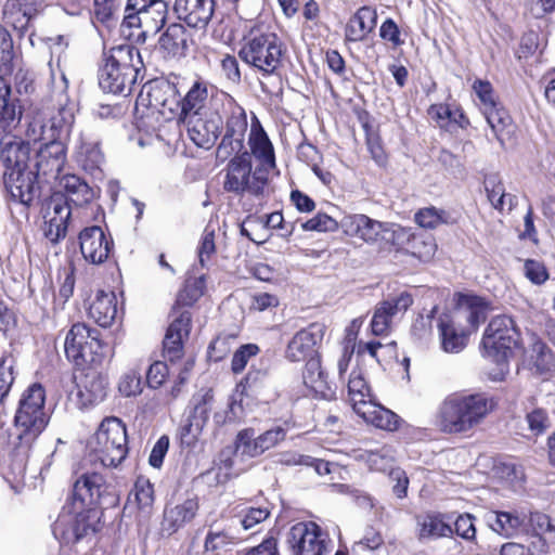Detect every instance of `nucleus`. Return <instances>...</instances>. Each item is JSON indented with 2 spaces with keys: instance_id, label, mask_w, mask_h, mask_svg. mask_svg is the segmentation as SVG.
<instances>
[{
  "instance_id": "1",
  "label": "nucleus",
  "mask_w": 555,
  "mask_h": 555,
  "mask_svg": "<svg viewBox=\"0 0 555 555\" xmlns=\"http://www.w3.org/2000/svg\"><path fill=\"white\" fill-rule=\"evenodd\" d=\"M493 409L494 401L482 393L449 396L436 412L435 425L446 434L467 433Z\"/></svg>"
},
{
  "instance_id": "2",
  "label": "nucleus",
  "mask_w": 555,
  "mask_h": 555,
  "mask_svg": "<svg viewBox=\"0 0 555 555\" xmlns=\"http://www.w3.org/2000/svg\"><path fill=\"white\" fill-rule=\"evenodd\" d=\"M50 414L46 409V390L42 385L34 383L21 395L14 416V427L18 444L16 454L26 456L34 441L46 429Z\"/></svg>"
},
{
  "instance_id": "3",
  "label": "nucleus",
  "mask_w": 555,
  "mask_h": 555,
  "mask_svg": "<svg viewBox=\"0 0 555 555\" xmlns=\"http://www.w3.org/2000/svg\"><path fill=\"white\" fill-rule=\"evenodd\" d=\"M283 54L284 44L280 37L260 23L246 30L238 51L244 63L263 75H272L278 70Z\"/></svg>"
},
{
  "instance_id": "4",
  "label": "nucleus",
  "mask_w": 555,
  "mask_h": 555,
  "mask_svg": "<svg viewBox=\"0 0 555 555\" xmlns=\"http://www.w3.org/2000/svg\"><path fill=\"white\" fill-rule=\"evenodd\" d=\"M344 233L369 245L401 246L410 230L395 223L382 222L364 214L345 216L340 221Z\"/></svg>"
},
{
  "instance_id": "5",
  "label": "nucleus",
  "mask_w": 555,
  "mask_h": 555,
  "mask_svg": "<svg viewBox=\"0 0 555 555\" xmlns=\"http://www.w3.org/2000/svg\"><path fill=\"white\" fill-rule=\"evenodd\" d=\"M518 341L519 333L514 320L508 315L494 317L486 327L481 345L485 356L500 366L495 379H503L508 372L507 361Z\"/></svg>"
},
{
  "instance_id": "6",
  "label": "nucleus",
  "mask_w": 555,
  "mask_h": 555,
  "mask_svg": "<svg viewBox=\"0 0 555 555\" xmlns=\"http://www.w3.org/2000/svg\"><path fill=\"white\" fill-rule=\"evenodd\" d=\"M90 449L103 466L119 465L128 453L125 424L114 416L104 418L90 440Z\"/></svg>"
},
{
  "instance_id": "7",
  "label": "nucleus",
  "mask_w": 555,
  "mask_h": 555,
  "mask_svg": "<svg viewBox=\"0 0 555 555\" xmlns=\"http://www.w3.org/2000/svg\"><path fill=\"white\" fill-rule=\"evenodd\" d=\"M134 54L140 56L139 52L130 46H121L112 50L99 75L100 87L105 92L117 94L126 90L130 91L138 75V69L132 63Z\"/></svg>"
},
{
  "instance_id": "8",
  "label": "nucleus",
  "mask_w": 555,
  "mask_h": 555,
  "mask_svg": "<svg viewBox=\"0 0 555 555\" xmlns=\"http://www.w3.org/2000/svg\"><path fill=\"white\" fill-rule=\"evenodd\" d=\"M235 154L227 165L223 189L235 194L262 195L269 181V175L263 171V168L256 167L253 170L248 152Z\"/></svg>"
},
{
  "instance_id": "9",
  "label": "nucleus",
  "mask_w": 555,
  "mask_h": 555,
  "mask_svg": "<svg viewBox=\"0 0 555 555\" xmlns=\"http://www.w3.org/2000/svg\"><path fill=\"white\" fill-rule=\"evenodd\" d=\"M107 489L108 487L102 475L96 473L85 474L76 480L68 505L74 506L78 513H87L86 516L90 517L91 520L100 519L102 512L98 506Z\"/></svg>"
},
{
  "instance_id": "10",
  "label": "nucleus",
  "mask_w": 555,
  "mask_h": 555,
  "mask_svg": "<svg viewBox=\"0 0 555 555\" xmlns=\"http://www.w3.org/2000/svg\"><path fill=\"white\" fill-rule=\"evenodd\" d=\"M140 105L170 120L178 116L180 98L173 85L165 80H154L141 90L137 99V107Z\"/></svg>"
},
{
  "instance_id": "11",
  "label": "nucleus",
  "mask_w": 555,
  "mask_h": 555,
  "mask_svg": "<svg viewBox=\"0 0 555 555\" xmlns=\"http://www.w3.org/2000/svg\"><path fill=\"white\" fill-rule=\"evenodd\" d=\"M288 544L293 555H327L332 540L315 522H298L291 528Z\"/></svg>"
},
{
  "instance_id": "12",
  "label": "nucleus",
  "mask_w": 555,
  "mask_h": 555,
  "mask_svg": "<svg viewBox=\"0 0 555 555\" xmlns=\"http://www.w3.org/2000/svg\"><path fill=\"white\" fill-rule=\"evenodd\" d=\"M87 513H78L75 507L67 505L53 526L54 537L63 543L74 544L99 529L100 519L91 520Z\"/></svg>"
},
{
  "instance_id": "13",
  "label": "nucleus",
  "mask_w": 555,
  "mask_h": 555,
  "mask_svg": "<svg viewBox=\"0 0 555 555\" xmlns=\"http://www.w3.org/2000/svg\"><path fill=\"white\" fill-rule=\"evenodd\" d=\"M167 11L168 2H128L125 22L146 33L158 31L166 22Z\"/></svg>"
},
{
  "instance_id": "14",
  "label": "nucleus",
  "mask_w": 555,
  "mask_h": 555,
  "mask_svg": "<svg viewBox=\"0 0 555 555\" xmlns=\"http://www.w3.org/2000/svg\"><path fill=\"white\" fill-rule=\"evenodd\" d=\"M326 332L323 323L314 322L298 331L286 347L285 357L292 362H301L317 357Z\"/></svg>"
},
{
  "instance_id": "15",
  "label": "nucleus",
  "mask_w": 555,
  "mask_h": 555,
  "mask_svg": "<svg viewBox=\"0 0 555 555\" xmlns=\"http://www.w3.org/2000/svg\"><path fill=\"white\" fill-rule=\"evenodd\" d=\"M179 120L186 126L189 138L202 149L214 146L221 132L222 122L218 114H192Z\"/></svg>"
},
{
  "instance_id": "16",
  "label": "nucleus",
  "mask_w": 555,
  "mask_h": 555,
  "mask_svg": "<svg viewBox=\"0 0 555 555\" xmlns=\"http://www.w3.org/2000/svg\"><path fill=\"white\" fill-rule=\"evenodd\" d=\"M85 298L88 318L102 327H109L118 314L117 296L113 291L96 289L94 294H88L81 288Z\"/></svg>"
},
{
  "instance_id": "17",
  "label": "nucleus",
  "mask_w": 555,
  "mask_h": 555,
  "mask_svg": "<svg viewBox=\"0 0 555 555\" xmlns=\"http://www.w3.org/2000/svg\"><path fill=\"white\" fill-rule=\"evenodd\" d=\"M247 126L244 108L236 104H231L225 133L217 150L219 158L227 159L234 153H240L243 150Z\"/></svg>"
},
{
  "instance_id": "18",
  "label": "nucleus",
  "mask_w": 555,
  "mask_h": 555,
  "mask_svg": "<svg viewBox=\"0 0 555 555\" xmlns=\"http://www.w3.org/2000/svg\"><path fill=\"white\" fill-rule=\"evenodd\" d=\"M413 304L412 296L403 292L396 297L380 301L374 309L371 321V331L375 336H384L389 333L392 320L403 314Z\"/></svg>"
},
{
  "instance_id": "19",
  "label": "nucleus",
  "mask_w": 555,
  "mask_h": 555,
  "mask_svg": "<svg viewBox=\"0 0 555 555\" xmlns=\"http://www.w3.org/2000/svg\"><path fill=\"white\" fill-rule=\"evenodd\" d=\"M79 247L83 259L88 263L99 266L108 259L113 241L101 227L92 225L79 233Z\"/></svg>"
},
{
  "instance_id": "20",
  "label": "nucleus",
  "mask_w": 555,
  "mask_h": 555,
  "mask_svg": "<svg viewBox=\"0 0 555 555\" xmlns=\"http://www.w3.org/2000/svg\"><path fill=\"white\" fill-rule=\"evenodd\" d=\"M37 177L30 167L3 173L4 185L12 199L24 205L30 204L39 195Z\"/></svg>"
},
{
  "instance_id": "21",
  "label": "nucleus",
  "mask_w": 555,
  "mask_h": 555,
  "mask_svg": "<svg viewBox=\"0 0 555 555\" xmlns=\"http://www.w3.org/2000/svg\"><path fill=\"white\" fill-rule=\"evenodd\" d=\"M90 347L93 352L101 348L99 332L85 323L74 324L65 338V353L70 361L83 358V348Z\"/></svg>"
},
{
  "instance_id": "22",
  "label": "nucleus",
  "mask_w": 555,
  "mask_h": 555,
  "mask_svg": "<svg viewBox=\"0 0 555 555\" xmlns=\"http://www.w3.org/2000/svg\"><path fill=\"white\" fill-rule=\"evenodd\" d=\"M66 147L62 141L46 142L36 153L33 169L38 176L56 177L64 167Z\"/></svg>"
},
{
  "instance_id": "23",
  "label": "nucleus",
  "mask_w": 555,
  "mask_h": 555,
  "mask_svg": "<svg viewBox=\"0 0 555 555\" xmlns=\"http://www.w3.org/2000/svg\"><path fill=\"white\" fill-rule=\"evenodd\" d=\"M191 330V314L189 311L181 312L170 323L164 338V356L175 362L183 356V343L189 337Z\"/></svg>"
},
{
  "instance_id": "24",
  "label": "nucleus",
  "mask_w": 555,
  "mask_h": 555,
  "mask_svg": "<svg viewBox=\"0 0 555 555\" xmlns=\"http://www.w3.org/2000/svg\"><path fill=\"white\" fill-rule=\"evenodd\" d=\"M30 145L18 137L5 134L0 140V162L4 171L29 167Z\"/></svg>"
},
{
  "instance_id": "25",
  "label": "nucleus",
  "mask_w": 555,
  "mask_h": 555,
  "mask_svg": "<svg viewBox=\"0 0 555 555\" xmlns=\"http://www.w3.org/2000/svg\"><path fill=\"white\" fill-rule=\"evenodd\" d=\"M248 146L250 150L249 155H253L259 162L257 167L263 168V171L269 175L270 170L275 167L274 150L257 119L250 126Z\"/></svg>"
},
{
  "instance_id": "26",
  "label": "nucleus",
  "mask_w": 555,
  "mask_h": 555,
  "mask_svg": "<svg viewBox=\"0 0 555 555\" xmlns=\"http://www.w3.org/2000/svg\"><path fill=\"white\" fill-rule=\"evenodd\" d=\"M485 518L490 529L505 539L517 537L526 524V517L516 511H489Z\"/></svg>"
},
{
  "instance_id": "27",
  "label": "nucleus",
  "mask_w": 555,
  "mask_h": 555,
  "mask_svg": "<svg viewBox=\"0 0 555 555\" xmlns=\"http://www.w3.org/2000/svg\"><path fill=\"white\" fill-rule=\"evenodd\" d=\"M488 312L487 302L479 296L461 295L459 298L457 310L454 318L461 322L462 319L467 321L464 326L470 334L476 332L478 326L485 322Z\"/></svg>"
},
{
  "instance_id": "28",
  "label": "nucleus",
  "mask_w": 555,
  "mask_h": 555,
  "mask_svg": "<svg viewBox=\"0 0 555 555\" xmlns=\"http://www.w3.org/2000/svg\"><path fill=\"white\" fill-rule=\"evenodd\" d=\"M74 158L85 171L92 175L101 171L105 160L99 143L85 134H80L78 138L74 150Z\"/></svg>"
},
{
  "instance_id": "29",
  "label": "nucleus",
  "mask_w": 555,
  "mask_h": 555,
  "mask_svg": "<svg viewBox=\"0 0 555 555\" xmlns=\"http://www.w3.org/2000/svg\"><path fill=\"white\" fill-rule=\"evenodd\" d=\"M48 116L49 112L47 107L33 106L29 109L26 114V142L30 144V142L37 143L43 141L46 143L59 141L54 132H52L51 126L47 127L46 121Z\"/></svg>"
},
{
  "instance_id": "30",
  "label": "nucleus",
  "mask_w": 555,
  "mask_h": 555,
  "mask_svg": "<svg viewBox=\"0 0 555 555\" xmlns=\"http://www.w3.org/2000/svg\"><path fill=\"white\" fill-rule=\"evenodd\" d=\"M215 2H172L178 18L190 27H204L214 13Z\"/></svg>"
},
{
  "instance_id": "31",
  "label": "nucleus",
  "mask_w": 555,
  "mask_h": 555,
  "mask_svg": "<svg viewBox=\"0 0 555 555\" xmlns=\"http://www.w3.org/2000/svg\"><path fill=\"white\" fill-rule=\"evenodd\" d=\"M441 346L446 352L457 353L462 351L470 333L454 317L441 320L439 323Z\"/></svg>"
},
{
  "instance_id": "32",
  "label": "nucleus",
  "mask_w": 555,
  "mask_h": 555,
  "mask_svg": "<svg viewBox=\"0 0 555 555\" xmlns=\"http://www.w3.org/2000/svg\"><path fill=\"white\" fill-rule=\"evenodd\" d=\"M107 379L96 371L87 372L78 383V397L82 404L90 405L101 402L106 397Z\"/></svg>"
},
{
  "instance_id": "33",
  "label": "nucleus",
  "mask_w": 555,
  "mask_h": 555,
  "mask_svg": "<svg viewBox=\"0 0 555 555\" xmlns=\"http://www.w3.org/2000/svg\"><path fill=\"white\" fill-rule=\"evenodd\" d=\"M197 511L198 502L196 499H186L181 503L167 507L164 513V530L169 533L176 532L178 529L192 521Z\"/></svg>"
},
{
  "instance_id": "34",
  "label": "nucleus",
  "mask_w": 555,
  "mask_h": 555,
  "mask_svg": "<svg viewBox=\"0 0 555 555\" xmlns=\"http://www.w3.org/2000/svg\"><path fill=\"white\" fill-rule=\"evenodd\" d=\"M376 17V12L372 8L362 7L359 9L346 26V40L352 42L363 40L374 29Z\"/></svg>"
},
{
  "instance_id": "35",
  "label": "nucleus",
  "mask_w": 555,
  "mask_h": 555,
  "mask_svg": "<svg viewBox=\"0 0 555 555\" xmlns=\"http://www.w3.org/2000/svg\"><path fill=\"white\" fill-rule=\"evenodd\" d=\"M209 91H214L205 81H195L185 94L183 101H180L178 117L184 118L192 114H206L204 107L209 96Z\"/></svg>"
},
{
  "instance_id": "36",
  "label": "nucleus",
  "mask_w": 555,
  "mask_h": 555,
  "mask_svg": "<svg viewBox=\"0 0 555 555\" xmlns=\"http://www.w3.org/2000/svg\"><path fill=\"white\" fill-rule=\"evenodd\" d=\"M190 36L180 24H171L158 40L159 48L169 56H183L189 49Z\"/></svg>"
},
{
  "instance_id": "37",
  "label": "nucleus",
  "mask_w": 555,
  "mask_h": 555,
  "mask_svg": "<svg viewBox=\"0 0 555 555\" xmlns=\"http://www.w3.org/2000/svg\"><path fill=\"white\" fill-rule=\"evenodd\" d=\"M356 413L376 428L392 431L398 427V416L392 411L373 401L360 405L359 411Z\"/></svg>"
},
{
  "instance_id": "38",
  "label": "nucleus",
  "mask_w": 555,
  "mask_h": 555,
  "mask_svg": "<svg viewBox=\"0 0 555 555\" xmlns=\"http://www.w3.org/2000/svg\"><path fill=\"white\" fill-rule=\"evenodd\" d=\"M428 116L440 128L444 129H451L453 126L465 128L468 125V119L462 109L449 104H433L428 108Z\"/></svg>"
},
{
  "instance_id": "39",
  "label": "nucleus",
  "mask_w": 555,
  "mask_h": 555,
  "mask_svg": "<svg viewBox=\"0 0 555 555\" xmlns=\"http://www.w3.org/2000/svg\"><path fill=\"white\" fill-rule=\"evenodd\" d=\"M348 396L354 412L359 411L360 405L372 402L370 387L364 378L363 370L354 365L348 377Z\"/></svg>"
},
{
  "instance_id": "40",
  "label": "nucleus",
  "mask_w": 555,
  "mask_h": 555,
  "mask_svg": "<svg viewBox=\"0 0 555 555\" xmlns=\"http://www.w3.org/2000/svg\"><path fill=\"white\" fill-rule=\"evenodd\" d=\"M10 87L0 75V130L10 131L21 120V109L9 102Z\"/></svg>"
},
{
  "instance_id": "41",
  "label": "nucleus",
  "mask_w": 555,
  "mask_h": 555,
  "mask_svg": "<svg viewBox=\"0 0 555 555\" xmlns=\"http://www.w3.org/2000/svg\"><path fill=\"white\" fill-rule=\"evenodd\" d=\"M406 244L405 250L413 257L423 262L431 260L437 250V244L431 235H415L410 232V237L405 238L399 248H403Z\"/></svg>"
},
{
  "instance_id": "42",
  "label": "nucleus",
  "mask_w": 555,
  "mask_h": 555,
  "mask_svg": "<svg viewBox=\"0 0 555 555\" xmlns=\"http://www.w3.org/2000/svg\"><path fill=\"white\" fill-rule=\"evenodd\" d=\"M33 4V2H5L3 18L15 29L24 30L35 14Z\"/></svg>"
},
{
  "instance_id": "43",
  "label": "nucleus",
  "mask_w": 555,
  "mask_h": 555,
  "mask_svg": "<svg viewBox=\"0 0 555 555\" xmlns=\"http://www.w3.org/2000/svg\"><path fill=\"white\" fill-rule=\"evenodd\" d=\"M417 535L420 540H433L449 537L452 528L437 515H425L417 519Z\"/></svg>"
},
{
  "instance_id": "44",
  "label": "nucleus",
  "mask_w": 555,
  "mask_h": 555,
  "mask_svg": "<svg viewBox=\"0 0 555 555\" xmlns=\"http://www.w3.org/2000/svg\"><path fill=\"white\" fill-rule=\"evenodd\" d=\"M493 478L503 487L513 491L521 488L525 474L521 466L514 463H500L493 468Z\"/></svg>"
},
{
  "instance_id": "45",
  "label": "nucleus",
  "mask_w": 555,
  "mask_h": 555,
  "mask_svg": "<svg viewBox=\"0 0 555 555\" xmlns=\"http://www.w3.org/2000/svg\"><path fill=\"white\" fill-rule=\"evenodd\" d=\"M60 186L65 191L68 199L76 205L88 203L93 196L89 185L75 175L62 177Z\"/></svg>"
},
{
  "instance_id": "46",
  "label": "nucleus",
  "mask_w": 555,
  "mask_h": 555,
  "mask_svg": "<svg viewBox=\"0 0 555 555\" xmlns=\"http://www.w3.org/2000/svg\"><path fill=\"white\" fill-rule=\"evenodd\" d=\"M360 457L367 464L371 470L389 473V470L393 468L395 452L389 446L364 451L361 453Z\"/></svg>"
},
{
  "instance_id": "47",
  "label": "nucleus",
  "mask_w": 555,
  "mask_h": 555,
  "mask_svg": "<svg viewBox=\"0 0 555 555\" xmlns=\"http://www.w3.org/2000/svg\"><path fill=\"white\" fill-rule=\"evenodd\" d=\"M485 189L491 205L503 211L511 209L514 205V197L505 193L502 182L495 176H490L485 180Z\"/></svg>"
},
{
  "instance_id": "48",
  "label": "nucleus",
  "mask_w": 555,
  "mask_h": 555,
  "mask_svg": "<svg viewBox=\"0 0 555 555\" xmlns=\"http://www.w3.org/2000/svg\"><path fill=\"white\" fill-rule=\"evenodd\" d=\"M50 126L56 140L67 137L75 122V107L73 104L61 106L55 114L50 115Z\"/></svg>"
},
{
  "instance_id": "49",
  "label": "nucleus",
  "mask_w": 555,
  "mask_h": 555,
  "mask_svg": "<svg viewBox=\"0 0 555 555\" xmlns=\"http://www.w3.org/2000/svg\"><path fill=\"white\" fill-rule=\"evenodd\" d=\"M326 374L322 371L321 362L318 357L306 360L302 374L304 383L315 392L324 393L327 388Z\"/></svg>"
},
{
  "instance_id": "50",
  "label": "nucleus",
  "mask_w": 555,
  "mask_h": 555,
  "mask_svg": "<svg viewBox=\"0 0 555 555\" xmlns=\"http://www.w3.org/2000/svg\"><path fill=\"white\" fill-rule=\"evenodd\" d=\"M261 454L262 452L258 436H255L254 429L247 428L238 431L235 439V455L245 460L256 457Z\"/></svg>"
},
{
  "instance_id": "51",
  "label": "nucleus",
  "mask_w": 555,
  "mask_h": 555,
  "mask_svg": "<svg viewBox=\"0 0 555 555\" xmlns=\"http://www.w3.org/2000/svg\"><path fill=\"white\" fill-rule=\"evenodd\" d=\"M236 544V538L224 530H212L205 538V551L212 555H221Z\"/></svg>"
},
{
  "instance_id": "52",
  "label": "nucleus",
  "mask_w": 555,
  "mask_h": 555,
  "mask_svg": "<svg viewBox=\"0 0 555 555\" xmlns=\"http://www.w3.org/2000/svg\"><path fill=\"white\" fill-rule=\"evenodd\" d=\"M414 221L424 229H436L441 224L450 223V215L434 206L417 210L414 215Z\"/></svg>"
},
{
  "instance_id": "53",
  "label": "nucleus",
  "mask_w": 555,
  "mask_h": 555,
  "mask_svg": "<svg viewBox=\"0 0 555 555\" xmlns=\"http://www.w3.org/2000/svg\"><path fill=\"white\" fill-rule=\"evenodd\" d=\"M482 114L498 140L502 141L504 131L511 126L508 113L499 104L482 111Z\"/></svg>"
},
{
  "instance_id": "54",
  "label": "nucleus",
  "mask_w": 555,
  "mask_h": 555,
  "mask_svg": "<svg viewBox=\"0 0 555 555\" xmlns=\"http://www.w3.org/2000/svg\"><path fill=\"white\" fill-rule=\"evenodd\" d=\"M206 281L205 276L188 278L183 289H181L177 297V304L182 306H191L197 301L205 292Z\"/></svg>"
},
{
  "instance_id": "55",
  "label": "nucleus",
  "mask_w": 555,
  "mask_h": 555,
  "mask_svg": "<svg viewBox=\"0 0 555 555\" xmlns=\"http://www.w3.org/2000/svg\"><path fill=\"white\" fill-rule=\"evenodd\" d=\"M129 502H134L142 511H149L154 502L152 483L143 477L138 478L129 495Z\"/></svg>"
},
{
  "instance_id": "56",
  "label": "nucleus",
  "mask_w": 555,
  "mask_h": 555,
  "mask_svg": "<svg viewBox=\"0 0 555 555\" xmlns=\"http://www.w3.org/2000/svg\"><path fill=\"white\" fill-rule=\"evenodd\" d=\"M193 411L189 418L206 426L212 409L214 396L211 390H206L193 398Z\"/></svg>"
},
{
  "instance_id": "57",
  "label": "nucleus",
  "mask_w": 555,
  "mask_h": 555,
  "mask_svg": "<svg viewBox=\"0 0 555 555\" xmlns=\"http://www.w3.org/2000/svg\"><path fill=\"white\" fill-rule=\"evenodd\" d=\"M530 360L538 372L550 370L553 365V354L542 341L532 345Z\"/></svg>"
},
{
  "instance_id": "58",
  "label": "nucleus",
  "mask_w": 555,
  "mask_h": 555,
  "mask_svg": "<svg viewBox=\"0 0 555 555\" xmlns=\"http://www.w3.org/2000/svg\"><path fill=\"white\" fill-rule=\"evenodd\" d=\"M70 217V207L62 195H54L51 197L46 208L44 218H51L55 220H62L67 223Z\"/></svg>"
},
{
  "instance_id": "59",
  "label": "nucleus",
  "mask_w": 555,
  "mask_h": 555,
  "mask_svg": "<svg viewBox=\"0 0 555 555\" xmlns=\"http://www.w3.org/2000/svg\"><path fill=\"white\" fill-rule=\"evenodd\" d=\"M13 57V39L10 33L0 25V72L7 73L11 69Z\"/></svg>"
},
{
  "instance_id": "60",
  "label": "nucleus",
  "mask_w": 555,
  "mask_h": 555,
  "mask_svg": "<svg viewBox=\"0 0 555 555\" xmlns=\"http://www.w3.org/2000/svg\"><path fill=\"white\" fill-rule=\"evenodd\" d=\"M14 382L13 360L0 357V402L4 403Z\"/></svg>"
},
{
  "instance_id": "61",
  "label": "nucleus",
  "mask_w": 555,
  "mask_h": 555,
  "mask_svg": "<svg viewBox=\"0 0 555 555\" xmlns=\"http://www.w3.org/2000/svg\"><path fill=\"white\" fill-rule=\"evenodd\" d=\"M473 90L479 99L481 112L499 104L494 90L489 81L481 79L475 80Z\"/></svg>"
},
{
  "instance_id": "62",
  "label": "nucleus",
  "mask_w": 555,
  "mask_h": 555,
  "mask_svg": "<svg viewBox=\"0 0 555 555\" xmlns=\"http://www.w3.org/2000/svg\"><path fill=\"white\" fill-rule=\"evenodd\" d=\"M524 274L534 285L544 284L550 276L544 263L534 259L525 260Z\"/></svg>"
},
{
  "instance_id": "63",
  "label": "nucleus",
  "mask_w": 555,
  "mask_h": 555,
  "mask_svg": "<svg viewBox=\"0 0 555 555\" xmlns=\"http://www.w3.org/2000/svg\"><path fill=\"white\" fill-rule=\"evenodd\" d=\"M269 516V511L262 507H246L242 509L237 517L238 522L245 529H251L257 524L263 521Z\"/></svg>"
},
{
  "instance_id": "64",
  "label": "nucleus",
  "mask_w": 555,
  "mask_h": 555,
  "mask_svg": "<svg viewBox=\"0 0 555 555\" xmlns=\"http://www.w3.org/2000/svg\"><path fill=\"white\" fill-rule=\"evenodd\" d=\"M338 228V222L326 214H318L302 223L305 231L333 232Z\"/></svg>"
}]
</instances>
